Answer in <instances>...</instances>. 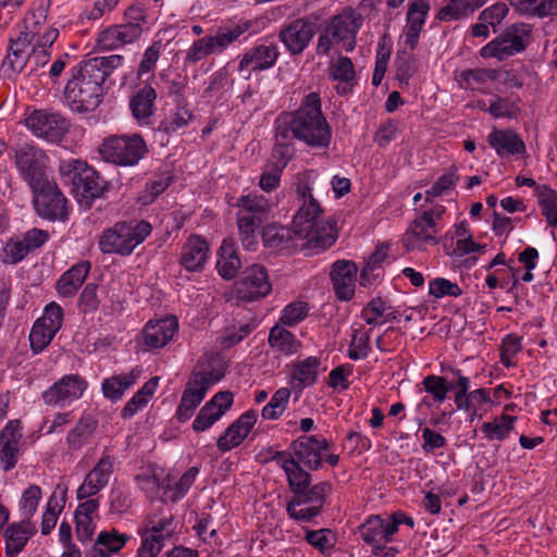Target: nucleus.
I'll return each instance as SVG.
<instances>
[{"instance_id": "nucleus-31", "label": "nucleus", "mask_w": 557, "mask_h": 557, "mask_svg": "<svg viewBox=\"0 0 557 557\" xmlns=\"http://www.w3.org/2000/svg\"><path fill=\"white\" fill-rule=\"evenodd\" d=\"M280 51L276 45H258L247 50L238 64V71H264L277 61Z\"/></svg>"}, {"instance_id": "nucleus-21", "label": "nucleus", "mask_w": 557, "mask_h": 557, "mask_svg": "<svg viewBox=\"0 0 557 557\" xmlns=\"http://www.w3.org/2000/svg\"><path fill=\"white\" fill-rule=\"evenodd\" d=\"M113 467L114 459L103 455L85 475L76 492L77 499L94 497L107 487L114 471Z\"/></svg>"}, {"instance_id": "nucleus-23", "label": "nucleus", "mask_w": 557, "mask_h": 557, "mask_svg": "<svg viewBox=\"0 0 557 557\" xmlns=\"http://www.w3.org/2000/svg\"><path fill=\"white\" fill-rule=\"evenodd\" d=\"M49 233L40 228H30L21 236L12 237L4 246L5 258L11 263L21 262L28 253L44 246Z\"/></svg>"}, {"instance_id": "nucleus-56", "label": "nucleus", "mask_w": 557, "mask_h": 557, "mask_svg": "<svg viewBox=\"0 0 557 557\" xmlns=\"http://www.w3.org/2000/svg\"><path fill=\"white\" fill-rule=\"evenodd\" d=\"M429 293L435 298H442L445 296L459 297L462 295V289L456 283L444 278L436 277L429 283Z\"/></svg>"}, {"instance_id": "nucleus-61", "label": "nucleus", "mask_w": 557, "mask_h": 557, "mask_svg": "<svg viewBox=\"0 0 557 557\" xmlns=\"http://www.w3.org/2000/svg\"><path fill=\"white\" fill-rule=\"evenodd\" d=\"M508 5L504 2H497L486 9H484L480 15L479 20L481 22L487 23L493 27L494 33L497 32L496 26L506 17L508 14Z\"/></svg>"}, {"instance_id": "nucleus-39", "label": "nucleus", "mask_w": 557, "mask_h": 557, "mask_svg": "<svg viewBox=\"0 0 557 557\" xmlns=\"http://www.w3.org/2000/svg\"><path fill=\"white\" fill-rule=\"evenodd\" d=\"M216 267L223 278L231 280L236 276L239 268L242 267V262L232 240H223L219 250Z\"/></svg>"}, {"instance_id": "nucleus-64", "label": "nucleus", "mask_w": 557, "mask_h": 557, "mask_svg": "<svg viewBox=\"0 0 557 557\" xmlns=\"http://www.w3.org/2000/svg\"><path fill=\"white\" fill-rule=\"evenodd\" d=\"M308 314V306L306 302L298 301L289 304L283 310L280 321L284 325H295L302 321Z\"/></svg>"}, {"instance_id": "nucleus-2", "label": "nucleus", "mask_w": 557, "mask_h": 557, "mask_svg": "<svg viewBox=\"0 0 557 557\" xmlns=\"http://www.w3.org/2000/svg\"><path fill=\"white\" fill-rule=\"evenodd\" d=\"M275 125L278 139H297L313 149H327L332 143V128L317 92L308 94L297 110L281 114Z\"/></svg>"}, {"instance_id": "nucleus-5", "label": "nucleus", "mask_w": 557, "mask_h": 557, "mask_svg": "<svg viewBox=\"0 0 557 557\" xmlns=\"http://www.w3.org/2000/svg\"><path fill=\"white\" fill-rule=\"evenodd\" d=\"M58 171L63 182L71 185L75 198L82 206L90 207L107 189L106 181L82 159L60 160Z\"/></svg>"}, {"instance_id": "nucleus-11", "label": "nucleus", "mask_w": 557, "mask_h": 557, "mask_svg": "<svg viewBox=\"0 0 557 557\" xmlns=\"http://www.w3.org/2000/svg\"><path fill=\"white\" fill-rule=\"evenodd\" d=\"M251 23L246 21L231 28H225L214 36H205L193 42L188 49L185 62L196 63L210 54L221 53L239 36L247 32Z\"/></svg>"}, {"instance_id": "nucleus-53", "label": "nucleus", "mask_w": 557, "mask_h": 557, "mask_svg": "<svg viewBox=\"0 0 557 557\" xmlns=\"http://www.w3.org/2000/svg\"><path fill=\"white\" fill-rule=\"evenodd\" d=\"M58 332L36 321L29 334L30 348L34 354L41 352Z\"/></svg>"}, {"instance_id": "nucleus-45", "label": "nucleus", "mask_w": 557, "mask_h": 557, "mask_svg": "<svg viewBox=\"0 0 557 557\" xmlns=\"http://www.w3.org/2000/svg\"><path fill=\"white\" fill-rule=\"evenodd\" d=\"M496 78V70L468 69L460 73L459 85L463 89L483 90L487 81H494Z\"/></svg>"}, {"instance_id": "nucleus-18", "label": "nucleus", "mask_w": 557, "mask_h": 557, "mask_svg": "<svg viewBox=\"0 0 557 557\" xmlns=\"http://www.w3.org/2000/svg\"><path fill=\"white\" fill-rule=\"evenodd\" d=\"M25 124L36 137L51 143L60 141L70 127L64 116L49 110H35L26 117Z\"/></svg>"}, {"instance_id": "nucleus-49", "label": "nucleus", "mask_w": 557, "mask_h": 557, "mask_svg": "<svg viewBox=\"0 0 557 557\" xmlns=\"http://www.w3.org/2000/svg\"><path fill=\"white\" fill-rule=\"evenodd\" d=\"M292 389L287 387L278 388L271 397L270 401L262 408L261 416L265 420L278 419L287 408Z\"/></svg>"}, {"instance_id": "nucleus-57", "label": "nucleus", "mask_w": 557, "mask_h": 557, "mask_svg": "<svg viewBox=\"0 0 557 557\" xmlns=\"http://www.w3.org/2000/svg\"><path fill=\"white\" fill-rule=\"evenodd\" d=\"M109 503L110 513L112 515L124 513L129 509L132 505L128 491L122 486H116L111 490L109 495Z\"/></svg>"}, {"instance_id": "nucleus-43", "label": "nucleus", "mask_w": 557, "mask_h": 557, "mask_svg": "<svg viewBox=\"0 0 557 557\" xmlns=\"http://www.w3.org/2000/svg\"><path fill=\"white\" fill-rule=\"evenodd\" d=\"M535 194L547 224L557 227V191L547 185H539L536 186Z\"/></svg>"}, {"instance_id": "nucleus-36", "label": "nucleus", "mask_w": 557, "mask_h": 557, "mask_svg": "<svg viewBox=\"0 0 557 557\" xmlns=\"http://www.w3.org/2000/svg\"><path fill=\"white\" fill-rule=\"evenodd\" d=\"M487 141L500 158L521 154L525 151V145L511 129H494L487 137Z\"/></svg>"}, {"instance_id": "nucleus-58", "label": "nucleus", "mask_w": 557, "mask_h": 557, "mask_svg": "<svg viewBox=\"0 0 557 557\" xmlns=\"http://www.w3.org/2000/svg\"><path fill=\"white\" fill-rule=\"evenodd\" d=\"M459 176L455 170H451L443 175H441L437 181L432 185V187L425 191L426 200L429 197H440L449 190H453L456 186Z\"/></svg>"}, {"instance_id": "nucleus-42", "label": "nucleus", "mask_w": 557, "mask_h": 557, "mask_svg": "<svg viewBox=\"0 0 557 557\" xmlns=\"http://www.w3.org/2000/svg\"><path fill=\"white\" fill-rule=\"evenodd\" d=\"M136 381L137 375L134 370L128 374L113 375L104 379L101 384L103 396L111 401H117Z\"/></svg>"}, {"instance_id": "nucleus-50", "label": "nucleus", "mask_w": 557, "mask_h": 557, "mask_svg": "<svg viewBox=\"0 0 557 557\" xmlns=\"http://www.w3.org/2000/svg\"><path fill=\"white\" fill-rule=\"evenodd\" d=\"M275 137V145L273 147L271 157L269 159L268 165L276 168L283 171L288 162L292 160L295 149L293 146V139H278Z\"/></svg>"}, {"instance_id": "nucleus-4", "label": "nucleus", "mask_w": 557, "mask_h": 557, "mask_svg": "<svg viewBox=\"0 0 557 557\" xmlns=\"http://www.w3.org/2000/svg\"><path fill=\"white\" fill-rule=\"evenodd\" d=\"M199 473L198 467H190L177 480L156 465L141 468V491L150 499L162 503H177L189 491Z\"/></svg>"}, {"instance_id": "nucleus-20", "label": "nucleus", "mask_w": 557, "mask_h": 557, "mask_svg": "<svg viewBox=\"0 0 557 557\" xmlns=\"http://www.w3.org/2000/svg\"><path fill=\"white\" fill-rule=\"evenodd\" d=\"M292 455L309 470H318L322 465V453L329 449V442L317 435H301L290 444Z\"/></svg>"}, {"instance_id": "nucleus-59", "label": "nucleus", "mask_w": 557, "mask_h": 557, "mask_svg": "<svg viewBox=\"0 0 557 557\" xmlns=\"http://www.w3.org/2000/svg\"><path fill=\"white\" fill-rule=\"evenodd\" d=\"M302 505L305 504L300 503L298 499L292 498L286 507L288 516L295 520L310 521L321 512V507H319V505H310L306 508H298Z\"/></svg>"}, {"instance_id": "nucleus-14", "label": "nucleus", "mask_w": 557, "mask_h": 557, "mask_svg": "<svg viewBox=\"0 0 557 557\" xmlns=\"http://www.w3.org/2000/svg\"><path fill=\"white\" fill-rule=\"evenodd\" d=\"M272 290L268 270L261 264L247 267L239 275L234 286L238 300L251 302L267 297Z\"/></svg>"}, {"instance_id": "nucleus-32", "label": "nucleus", "mask_w": 557, "mask_h": 557, "mask_svg": "<svg viewBox=\"0 0 557 557\" xmlns=\"http://www.w3.org/2000/svg\"><path fill=\"white\" fill-rule=\"evenodd\" d=\"M321 361L318 357H308L292 366L289 385L293 393L299 396L302 391L317 382Z\"/></svg>"}, {"instance_id": "nucleus-29", "label": "nucleus", "mask_w": 557, "mask_h": 557, "mask_svg": "<svg viewBox=\"0 0 557 557\" xmlns=\"http://www.w3.org/2000/svg\"><path fill=\"white\" fill-rule=\"evenodd\" d=\"M178 329L175 317H166L160 320H150L141 331L144 344L149 348L165 346Z\"/></svg>"}, {"instance_id": "nucleus-19", "label": "nucleus", "mask_w": 557, "mask_h": 557, "mask_svg": "<svg viewBox=\"0 0 557 557\" xmlns=\"http://www.w3.org/2000/svg\"><path fill=\"white\" fill-rule=\"evenodd\" d=\"M33 39L34 32L29 30L28 26L25 29H20L16 38L10 39L7 55L0 66L3 77L13 79L25 69L30 55L29 46Z\"/></svg>"}, {"instance_id": "nucleus-22", "label": "nucleus", "mask_w": 557, "mask_h": 557, "mask_svg": "<svg viewBox=\"0 0 557 557\" xmlns=\"http://www.w3.org/2000/svg\"><path fill=\"white\" fill-rule=\"evenodd\" d=\"M22 431L18 420H10L0 432V468L8 472L22 455Z\"/></svg>"}, {"instance_id": "nucleus-35", "label": "nucleus", "mask_w": 557, "mask_h": 557, "mask_svg": "<svg viewBox=\"0 0 557 557\" xmlns=\"http://www.w3.org/2000/svg\"><path fill=\"white\" fill-rule=\"evenodd\" d=\"M91 264L87 260L79 261L65 271L57 282L55 288L61 297H73L86 280Z\"/></svg>"}, {"instance_id": "nucleus-40", "label": "nucleus", "mask_w": 557, "mask_h": 557, "mask_svg": "<svg viewBox=\"0 0 557 557\" xmlns=\"http://www.w3.org/2000/svg\"><path fill=\"white\" fill-rule=\"evenodd\" d=\"M127 536L115 531H103L97 536L91 548L92 557H111L117 553L126 543Z\"/></svg>"}, {"instance_id": "nucleus-28", "label": "nucleus", "mask_w": 557, "mask_h": 557, "mask_svg": "<svg viewBox=\"0 0 557 557\" xmlns=\"http://www.w3.org/2000/svg\"><path fill=\"white\" fill-rule=\"evenodd\" d=\"M208 256L207 240L200 235L193 234L182 246L180 263L189 272H199L205 268Z\"/></svg>"}, {"instance_id": "nucleus-8", "label": "nucleus", "mask_w": 557, "mask_h": 557, "mask_svg": "<svg viewBox=\"0 0 557 557\" xmlns=\"http://www.w3.org/2000/svg\"><path fill=\"white\" fill-rule=\"evenodd\" d=\"M14 164L22 178L32 187H38L49 180L47 174L49 158L34 144H16L13 148Z\"/></svg>"}, {"instance_id": "nucleus-6", "label": "nucleus", "mask_w": 557, "mask_h": 557, "mask_svg": "<svg viewBox=\"0 0 557 557\" xmlns=\"http://www.w3.org/2000/svg\"><path fill=\"white\" fill-rule=\"evenodd\" d=\"M362 22V15L356 9L350 7L343 9L330 18L325 28L319 35L315 53L327 55L336 46H341L346 52L352 51Z\"/></svg>"}, {"instance_id": "nucleus-25", "label": "nucleus", "mask_w": 557, "mask_h": 557, "mask_svg": "<svg viewBox=\"0 0 557 557\" xmlns=\"http://www.w3.org/2000/svg\"><path fill=\"white\" fill-rule=\"evenodd\" d=\"M271 460L275 461L277 466L284 470L288 487L294 495L296 493H301L310 486V473L301 468L300 463L296 461L292 453L286 450H276L271 456Z\"/></svg>"}, {"instance_id": "nucleus-33", "label": "nucleus", "mask_w": 557, "mask_h": 557, "mask_svg": "<svg viewBox=\"0 0 557 557\" xmlns=\"http://www.w3.org/2000/svg\"><path fill=\"white\" fill-rule=\"evenodd\" d=\"M36 532L37 528L33 521L22 519L20 522L9 524L4 531L7 557H16Z\"/></svg>"}, {"instance_id": "nucleus-47", "label": "nucleus", "mask_w": 557, "mask_h": 557, "mask_svg": "<svg viewBox=\"0 0 557 557\" xmlns=\"http://www.w3.org/2000/svg\"><path fill=\"white\" fill-rule=\"evenodd\" d=\"M126 23L115 25L116 36H119L121 46L131 44L139 37V9L135 5L128 8L125 13Z\"/></svg>"}, {"instance_id": "nucleus-37", "label": "nucleus", "mask_w": 557, "mask_h": 557, "mask_svg": "<svg viewBox=\"0 0 557 557\" xmlns=\"http://www.w3.org/2000/svg\"><path fill=\"white\" fill-rule=\"evenodd\" d=\"M488 0H449V2L437 12V20L441 22L459 21L470 16Z\"/></svg>"}, {"instance_id": "nucleus-44", "label": "nucleus", "mask_w": 557, "mask_h": 557, "mask_svg": "<svg viewBox=\"0 0 557 557\" xmlns=\"http://www.w3.org/2000/svg\"><path fill=\"white\" fill-rule=\"evenodd\" d=\"M515 421L513 416L500 414L492 421L484 422L481 430L488 441H504L512 431Z\"/></svg>"}, {"instance_id": "nucleus-48", "label": "nucleus", "mask_w": 557, "mask_h": 557, "mask_svg": "<svg viewBox=\"0 0 557 557\" xmlns=\"http://www.w3.org/2000/svg\"><path fill=\"white\" fill-rule=\"evenodd\" d=\"M42 498V490L39 485L32 484L23 491L18 502L20 516L23 520L32 521Z\"/></svg>"}, {"instance_id": "nucleus-51", "label": "nucleus", "mask_w": 557, "mask_h": 557, "mask_svg": "<svg viewBox=\"0 0 557 557\" xmlns=\"http://www.w3.org/2000/svg\"><path fill=\"white\" fill-rule=\"evenodd\" d=\"M330 77L338 83H354L356 71L350 58L339 55L330 63Z\"/></svg>"}, {"instance_id": "nucleus-34", "label": "nucleus", "mask_w": 557, "mask_h": 557, "mask_svg": "<svg viewBox=\"0 0 557 557\" xmlns=\"http://www.w3.org/2000/svg\"><path fill=\"white\" fill-rule=\"evenodd\" d=\"M398 527L399 521H388L374 516L360 525L359 533L366 543L374 546L382 541L389 542L392 535L397 532Z\"/></svg>"}, {"instance_id": "nucleus-52", "label": "nucleus", "mask_w": 557, "mask_h": 557, "mask_svg": "<svg viewBox=\"0 0 557 557\" xmlns=\"http://www.w3.org/2000/svg\"><path fill=\"white\" fill-rule=\"evenodd\" d=\"M332 485L329 482H320L312 487H307L301 493H296L293 498L309 505H319L322 508L326 495L331 492Z\"/></svg>"}, {"instance_id": "nucleus-16", "label": "nucleus", "mask_w": 557, "mask_h": 557, "mask_svg": "<svg viewBox=\"0 0 557 557\" xmlns=\"http://www.w3.org/2000/svg\"><path fill=\"white\" fill-rule=\"evenodd\" d=\"M317 34V23L302 16L284 24L278 32V40L290 55L301 54Z\"/></svg>"}, {"instance_id": "nucleus-54", "label": "nucleus", "mask_w": 557, "mask_h": 557, "mask_svg": "<svg viewBox=\"0 0 557 557\" xmlns=\"http://www.w3.org/2000/svg\"><path fill=\"white\" fill-rule=\"evenodd\" d=\"M422 385L426 393L432 395L435 403H444L448 392L453 391V386H448L444 376L430 374L422 380Z\"/></svg>"}, {"instance_id": "nucleus-13", "label": "nucleus", "mask_w": 557, "mask_h": 557, "mask_svg": "<svg viewBox=\"0 0 557 557\" xmlns=\"http://www.w3.org/2000/svg\"><path fill=\"white\" fill-rule=\"evenodd\" d=\"M34 193V207L37 214L49 221L67 219V200L58 185L47 180L42 185L30 188Z\"/></svg>"}, {"instance_id": "nucleus-9", "label": "nucleus", "mask_w": 557, "mask_h": 557, "mask_svg": "<svg viewBox=\"0 0 557 557\" xmlns=\"http://www.w3.org/2000/svg\"><path fill=\"white\" fill-rule=\"evenodd\" d=\"M445 213L443 206L424 211L418 215L408 226L404 235V247L406 250L422 249L425 245H437L435 235L438 233V222Z\"/></svg>"}, {"instance_id": "nucleus-3", "label": "nucleus", "mask_w": 557, "mask_h": 557, "mask_svg": "<svg viewBox=\"0 0 557 557\" xmlns=\"http://www.w3.org/2000/svg\"><path fill=\"white\" fill-rule=\"evenodd\" d=\"M297 193L302 205L294 215L293 232L307 242L312 249L325 250L336 240L334 225L324 221L319 202L312 197L309 186H299Z\"/></svg>"}, {"instance_id": "nucleus-30", "label": "nucleus", "mask_w": 557, "mask_h": 557, "mask_svg": "<svg viewBox=\"0 0 557 557\" xmlns=\"http://www.w3.org/2000/svg\"><path fill=\"white\" fill-rule=\"evenodd\" d=\"M331 278L336 296L342 300H349L355 295L357 267L352 261L338 260L331 271Z\"/></svg>"}, {"instance_id": "nucleus-7", "label": "nucleus", "mask_w": 557, "mask_h": 557, "mask_svg": "<svg viewBox=\"0 0 557 557\" xmlns=\"http://www.w3.org/2000/svg\"><path fill=\"white\" fill-rule=\"evenodd\" d=\"M237 226L239 238L247 250H253L258 244V235L271 212V203L263 195L250 193L237 200Z\"/></svg>"}, {"instance_id": "nucleus-41", "label": "nucleus", "mask_w": 557, "mask_h": 557, "mask_svg": "<svg viewBox=\"0 0 557 557\" xmlns=\"http://www.w3.org/2000/svg\"><path fill=\"white\" fill-rule=\"evenodd\" d=\"M197 382H188L182 395L181 403L176 410V418L181 422H185L191 418L195 409L201 404L205 398L203 387L197 386Z\"/></svg>"}, {"instance_id": "nucleus-60", "label": "nucleus", "mask_w": 557, "mask_h": 557, "mask_svg": "<svg viewBox=\"0 0 557 557\" xmlns=\"http://www.w3.org/2000/svg\"><path fill=\"white\" fill-rule=\"evenodd\" d=\"M63 309L54 301L45 307L44 314L37 321L50 329L59 332L63 324Z\"/></svg>"}, {"instance_id": "nucleus-24", "label": "nucleus", "mask_w": 557, "mask_h": 557, "mask_svg": "<svg viewBox=\"0 0 557 557\" xmlns=\"http://www.w3.org/2000/svg\"><path fill=\"white\" fill-rule=\"evenodd\" d=\"M172 518L163 517L150 520L141 532V557H157L164 546V541L173 534Z\"/></svg>"}, {"instance_id": "nucleus-17", "label": "nucleus", "mask_w": 557, "mask_h": 557, "mask_svg": "<svg viewBox=\"0 0 557 557\" xmlns=\"http://www.w3.org/2000/svg\"><path fill=\"white\" fill-rule=\"evenodd\" d=\"M88 382L79 374H65L42 393L46 405L64 408L81 399Z\"/></svg>"}, {"instance_id": "nucleus-62", "label": "nucleus", "mask_w": 557, "mask_h": 557, "mask_svg": "<svg viewBox=\"0 0 557 557\" xmlns=\"http://www.w3.org/2000/svg\"><path fill=\"white\" fill-rule=\"evenodd\" d=\"M430 11L429 0H413L410 2L407 12V23L423 27L428 13Z\"/></svg>"}, {"instance_id": "nucleus-55", "label": "nucleus", "mask_w": 557, "mask_h": 557, "mask_svg": "<svg viewBox=\"0 0 557 557\" xmlns=\"http://www.w3.org/2000/svg\"><path fill=\"white\" fill-rule=\"evenodd\" d=\"M172 183V176L169 173H160L146 184L145 194L141 195V205H149L156 200Z\"/></svg>"}, {"instance_id": "nucleus-27", "label": "nucleus", "mask_w": 557, "mask_h": 557, "mask_svg": "<svg viewBox=\"0 0 557 557\" xmlns=\"http://www.w3.org/2000/svg\"><path fill=\"white\" fill-rule=\"evenodd\" d=\"M257 418L258 413L253 409L244 412L225 430L224 434L218 438V448L222 453H225L240 445L256 424Z\"/></svg>"}, {"instance_id": "nucleus-38", "label": "nucleus", "mask_w": 557, "mask_h": 557, "mask_svg": "<svg viewBox=\"0 0 557 557\" xmlns=\"http://www.w3.org/2000/svg\"><path fill=\"white\" fill-rule=\"evenodd\" d=\"M97 429V421L90 416H83L66 434V444L70 450L82 449L92 437Z\"/></svg>"}, {"instance_id": "nucleus-63", "label": "nucleus", "mask_w": 557, "mask_h": 557, "mask_svg": "<svg viewBox=\"0 0 557 557\" xmlns=\"http://www.w3.org/2000/svg\"><path fill=\"white\" fill-rule=\"evenodd\" d=\"M61 509L58 499L51 496L41 517V533L44 535H48L54 529Z\"/></svg>"}, {"instance_id": "nucleus-1", "label": "nucleus", "mask_w": 557, "mask_h": 557, "mask_svg": "<svg viewBox=\"0 0 557 557\" xmlns=\"http://www.w3.org/2000/svg\"><path fill=\"white\" fill-rule=\"evenodd\" d=\"M122 57L110 54L83 60L71 70L72 77L64 89V99L72 111H94L102 101L103 83L116 69Z\"/></svg>"}, {"instance_id": "nucleus-46", "label": "nucleus", "mask_w": 557, "mask_h": 557, "mask_svg": "<svg viewBox=\"0 0 557 557\" xmlns=\"http://www.w3.org/2000/svg\"><path fill=\"white\" fill-rule=\"evenodd\" d=\"M268 341L272 348L284 355L295 354L299 347V342L295 336L280 325L271 329Z\"/></svg>"}, {"instance_id": "nucleus-10", "label": "nucleus", "mask_w": 557, "mask_h": 557, "mask_svg": "<svg viewBox=\"0 0 557 557\" xmlns=\"http://www.w3.org/2000/svg\"><path fill=\"white\" fill-rule=\"evenodd\" d=\"M532 27L527 23L508 26L505 33L485 45L480 54L482 58H496L499 61L523 51L531 35Z\"/></svg>"}, {"instance_id": "nucleus-26", "label": "nucleus", "mask_w": 557, "mask_h": 557, "mask_svg": "<svg viewBox=\"0 0 557 557\" xmlns=\"http://www.w3.org/2000/svg\"><path fill=\"white\" fill-rule=\"evenodd\" d=\"M233 394L219 392L198 412L193 422L196 432H203L213 425L232 406Z\"/></svg>"}, {"instance_id": "nucleus-12", "label": "nucleus", "mask_w": 557, "mask_h": 557, "mask_svg": "<svg viewBox=\"0 0 557 557\" xmlns=\"http://www.w3.org/2000/svg\"><path fill=\"white\" fill-rule=\"evenodd\" d=\"M101 160L119 166H132L139 161V135H111L98 148Z\"/></svg>"}, {"instance_id": "nucleus-15", "label": "nucleus", "mask_w": 557, "mask_h": 557, "mask_svg": "<svg viewBox=\"0 0 557 557\" xmlns=\"http://www.w3.org/2000/svg\"><path fill=\"white\" fill-rule=\"evenodd\" d=\"M139 244V222H120L106 230L99 237L103 253L129 255Z\"/></svg>"}]
</instances>
